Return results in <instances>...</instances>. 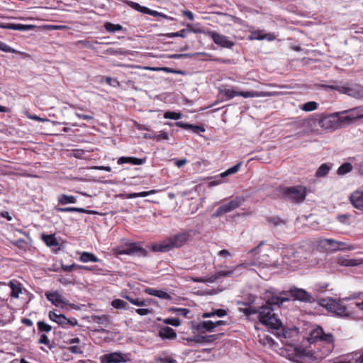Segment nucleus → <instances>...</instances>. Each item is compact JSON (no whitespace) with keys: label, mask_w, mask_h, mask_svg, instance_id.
I'll list each match as a JSON object with an SVG mask.
<instances>
[{"label":"nucleus","mask_w":363,"mask_h":363,"mask_svg":"<svg viewBox=\"0 0 363 363\" xmlns=\"http://www.w3.org/2000/svg\"><path fill=\"white\" fill-rule=\"evenodd\" d=\"M190 32H191L190 30L184 28L178 32L166 33V34H164V35L167 38H174V37L186 38V33H189Z\"/></svg>","instance_id":"nucleus-42"},{"label":"nucleus","mask_w":363,"mask_h":363,"mask_svg":"<svg viewBox=\"0 0 363 363\" xmlns=\"http://www.w3.org/2000/svg\"><path fill=\"white\" fill-rule=\"evenodd\" d=\"M339 116V113H334L330 115L324 116L321 117L318 121V125L325 129H337L340 128L338 125V121L337 116Z\"/></svg>","instance_id":"nucleus-13"},{"label":"nucleus","mask_w":363,"mask_h":363,"mask_svg":"<svg viewBox=\"0 0 363 363\" xmlns=\"http://www.w3.org/2000/svg\"><path fill=\"white\" fill-rule=\"evenodd\" d=\"M322 86L325 89L335 90L357 99L363 98V86L359 84H347L343 86L322 85Z\"/></svg>","instance_id":"nucleus-4"},{"label":"nucleus","mask_w":363,"mask_h":363,"mask_svg":"<svg viewBox=\"0 0 363 363\" xmlns=\"http://www.w3.org/2000/svg\"><path fill=\"white\" fill-rule=\"evenodd\" d=\"M245 202L242 196H237L229 202L220 206L211 215L212 218H218L225 213L230 212L240 206Z\"/></svg>","instance_id":"nucleus-9"},{"label":"nucleus","mask_w":363,"mask_h":363,"mask_svg":"<svg viewBox=\"0 0 363 363\" xmlns=\"http://www.w3.org/2000/svg\"><path fill=\"white\" fill-rule=\"evenodd\" d=\"M38 343L39 344H44L45 345L48 346V347L50 349L52 348V345H50V340L48 339V337L45 334H42L40 335V337L38 340Z\"/></svg>","instance_id":"nucleus-57"},{"label":"nucleus","mask_w":363,"mask_h":363,"mask_svg":"<svg viewBox=\"0 0 363 363\" xmlns=\"http://www.w3.org/2000/svg\"><path fill=\"white\" fill-rule=\"evenodd\" d=\"M169 311L171 312L176 313L177 315H182L184 317H187L188 314L190 313V312H191L190 310L188 308H175V307L170 308L169 309Z\"/></svg>","instance_id":"nucleus-46"},{"label":"nucleus","mask_w":363,"mask_h":363,"mask_svg":"<svg viewBox=\"0 0 363 363\" xmlns=\"http://www.w3.org/2000/svg\"><path fill=\"white\" fill-rule=\"evenodd\" d=\"M126 4L132 9L140 13H145L147 11V7L141 6L138 3L133 2L131 1H127Z\"/></svg>","instance_id":"nucleus-44"},{"label":"nucleus","mask_w":363,"mask_h":363,"mask_svg":"<svg viewBox=\"0 0 363 363\" xmlns=\"http://www.w3.org/2000/svg\"><path fill=\"white\" fill-rule=\"evenodd\" d=\"M146 162V157L144 158H137L135 157H121L118 160V164H131L133 165H141Z\"/></svg>","instance_id":"nucleus-23"},{"label":"nucleus","mask_w":363,"mask_h":363,"mask_svg":"<svg viewBox=\"0 0 363 363\" xmlns=\"http://www.w3.org/2000/svg\"><path fill=\"white\" fill-rule=\"evenodd\" d=\"M283 262L287 264L303 262L307 259L306 256L303 255V250L300 249L295 250L293 248L286 249L282 252Z\"/></svg>","instance_id":"nucleus-8"},{"label":"nucleus","mask_w":363,"mask_h":363,"mask_svg":"<svg viewBox=\"0 0 363 363\" xmlns=\"http://www.w3.org/2000/svg\"><path fill=\"white\" fill-rule=\"evenodd\" d=\"M266 220L270 225L274 227L286 225L288 223L287 219L281 218L278 216H267Z\"/></svg>","instance_id":"nucleus-28"},{"label":"nucleus","mask_w":363,"mask_h":363,"mask_svg":"<svg viewBox=\"0 0 363 363\" xmlns=\"http://www.w3.org/2000/svg\"><path fill=\"white\" fill-rule=\"evenodd\" d=\"M224 94L228 99H230L234 98L235 96H238V91L228 89H225Z\"/></svg>","instance_id":"nucleus-60"},{"label":"nucleus","mask_w":363,"mask_h":363,"mask_svg":"<svg viewBox=\"0 0 363 363\" xmlns=\"http://www.w3.org/2000/svg\"><path fill=\"white\" fill-rule=\"evenodd\" d=\"M145 14H149V15H151L155 17L160 16V17L164 18L165 19H167L169 21L174 20V18H172V17L168 16L167 15L162 13H160L157 11L151 10L149 8L147 9V11H146Z\"/></svg>","instance_id":"nucleus-45"},{"label":"nucleus","mask_w":363,"mask_h":363,"mask_svg":"<svg viewBox=\"0 0 363 363\" xmlns=\"http://www.w3.org/2000/svg\"><path fill=\"white\" fill-rule=\"evenodd\" d=\"M229 174H228V170L222 172L221 174H220L218 176H216L214 178V180H213L212 182H211L209 183V185L210 186H216V185H218L219 184L221 183V179L228 176Z\"/></svg>","instance_id":"nucleus-50"},{"label":"nucleus","mask_w":363,"mask_h":363,"mask_svg":"<svg viewBox=\"0 0 363 363\" xmlns=\"http://www.w3.org/2000/svg\"><path fill=\"white\" fill-rule=\"evenodd\" d=\"M240 269H237V266H236L233 269L219 271V272L215 273L214 274L210 276L206 279H203L202 278H199V279H196V281L200 282V283H205V282L213 283L221 277H231L234 274V273L236 271H239Z\"/></svg>","instance_id":"nucleus-15"},{"label":"nucleus","mask_w":363,"mask_h":363,"mask_svg":"<svg viewBox=\"0 0 363 363\" xmlns=\"http://www.w3.org/2000/svg\"><path fill=\"white\" fill-rule=\"evenodd\" d=\"M350 217V214L345 213V214L338 215L337 216V219L341 223L347 224Z\"/></svg>","instance_id":"nucleus-59"},{"label":"nucleus","mask_w":363,"mask_h":363,"mask_svg":"<svg viewBox=\"0 0 363 363\" xmlns=\"http://www.w3.org/2000/svg\"><path fill=\"white\" fill-rule=\"evenodd\" d=\"M105 82L111 86L116 87L119 86V82L117 79L111 78V77H107L105 79Z\"/></svg>","instance_id":"nucleus-62"},{"label":"nucleus","mask_w":363,"mask_h":363,"mask_svg":"<svg viewBox=\"0 0 363 363\" xmlns=\"http://www.w3.org/2000/svg\"><path fill=\"white\" fill-rule=\"evenodd\" d=\"M48 315L52 321H54L61 327L66 328L67 317L65 315L57 314L54 311H50Z\"/></svg>","instance_id":"nucleus-25"},{"label":"nucleus","mask_w":363,"mask_h":363,"mask_svg":"<svg viewBox=\"0 0 363 363\" xmlns=\"http://www.w3.org/2000/svg\"><path fill=\"white\" fill-rule=\"evenodd\" d=\"M36 26L34 25H24L21 23H0V28L28 31L33 30Z\"/></svg>","instance_id":"nucleus-17"},{"label":"nucleus","mask_w":363,"mask_h":363,"mask_svg":"<svg viewBox=\"0 0 363 363\" xmlns=\"http://www.w3.org/2000/svg\"><path fill=\"white\" fill-rule=\"evenodd\" d=\"M194 329L199 333H205L206 332H212L214 329L213 321L203 320L194 325Z\"/></svg>","instance_id":"nucleus-20"},{"label":"nucleus","mask_w":363,"mask_h":363,"mask_svg":"<svg viewBox=\"0 0 363 363\" xmlns=\"http://www.w3.org/2000/svg\"><path fill=\"white\" fill-rule=\"evenodd\" d=\"M338 113L339 116H337V119L338 125H340V128L342 125H349L358 119L363 118L362 106L355 107Z\"/></svg>","instance_id":"nucleus-5"},{"label":"nucleus","mask_w":363,"mask_h":363,"mask_svg":"<svg viewBox=\"0 0 363 363\" xmlns=\"http://www.w3.org/2000/svg\"><path fill=\"white\" fill-rule=\"evenodd\" d=\"M337 262L341 266L346 267H354L360 264V262L357 259H350L345 257H338L337 258Z\"/></svg>","instance_id":"nucleus-29"},{"label":"nucleus","mask_w":363,"mask_h":363,"mask_svg":"<svg viewBox=\"0 0 363 363\" xmlns=\"http://www.w3.org/2000/svg\"><path fill=\"white\" fill-rule=\"evenodd\" d=\"M275 191L278 198L296 203H302L307 194L306 188L301 185L292 186H279Z\"/></svg>","instance_id":"nucleus-2"},{"label":"nucleus","mask_w":363,"mask_h":363,"mask_svg":"<svg viewBox=\"0 0 363 363\" xmlns=\"http://www.w3.org/2000/svg\"><path fill=\"white\" fill-rule=\"evenodd\" d=\"M105 29L111 33H115L116 31L121 30L123 26L120 24H114L110 22H107L104 24Z\"/></svg>","instance_id":"nucleus-43"},{"label":"nucleus","mask_w":363,"mask_h":363,"mask_svg":"<svg viewBox=\"0 0 363 363\" xmlns=\"http://www.w3.org/2000/svg\"><path fill=\"white\" fill-rule=\"evenodd\" d=\"M267 94L263 91H238V96H242L244 98H252V97H260L265 96Z\"/></svg>","instance_id":"nucleus-33"},{"label":"nucleus","mask_w":363,"mask_h":363,"mask_svg":"<svg viewBox=\"0 0 363 363\" xmlns=\"http://www.w3.org/2000/svg\"><path fill=\"white\" fill-rule=\"evenodd\" d=\"M82 262H98L100 259L94 254L88 252H83L79 258Z\"/></svg>","instance_id":"nucleus-35"},{"label":"nucleus","mask_w":363,"mask_h":363,"mask_svg":"<svg viewBox=\"0 0 363 363\" xmlns=\"http://www.w3.org/2000/svg\"><path fill=\"white\" fill-rule=\"evenodd\" d=\"M310 343L315 342L317 341L324 342L331 346L333 348L334 337L332 333H325L323 329L320 326H317L313 329L309 333V337L308 338Z\"/></svg>","instance_id":"nucleus-7"},{"label":"nucleus","mask_w":363,"mask_h":363,"mask_svg":"<svg viewBox=\"0 0 363 363\" xmlns=\"http://www.w3.org/2000/svg\"><path fill=\"white\" fill-rule=\"evenodd\" d=\"M37 325L40 332L49 333L52 330L51 325L42 320L38 321Z\"/></svg>","instance_id":"nucleus-47"},{"label":"nucleus","mask_w":363,"mask_h":363,"mask_svg":"<svg viewBox=\"0 0 363 363\" xmlns=\"http://www.w3.org/2000/svg\"><path fill=\"white\" fill-rule=\"evenodd\" d=\"M289 294L294 301H299L304 303H315V298L305 289L292 286L289 289Z\"/></svg>","instance_id":"nucleus-10"},{"label":"nucleus","mask_w":363,"mask_h":363,"mask_svg":"<svg viewBox=\"0 0 363 363\" xmlns=\"http://www.w3.org/2000/svg\"><path fill=\"white\" fill-rule=\"evenodd\" d=\"M11 243L19 249L24 250L27 247V242L23 239L19 238L11 241Z\"/></svg>","instance_id":"nucleus-53"},{"label":"nucleus","mask_w":363,"mask_h":363,"mask_svg":"<svg viewBox=\"0 0 363 363\" xmlns=\"http://www.w3.org/2000/svg\"><path fill=\"white\" fill-rule=\"evenodd\" d=\"M264 242L261 241L258 245L252 249L247 253L248 262H245L237 266V269L247 268L250 266H259L262 264L260 256L259 254V249L264 245Z\"/></svg>","instance_id":"nucleus-12"},{"label":"nucleus","mask_w":363,"mask_h":363,"mask_svg":"<svg viewBox=\"0 0 363 363\" xmlns=\"http://www.w3.org/2000/svg\"><path fill=\"white\" fill-rule=\"evenodd\" d=\"M161 70L164 71L166 73H174V74H184V71L177 70V69H174L173 68L167 67H162Z\"/></svg>","instance_id":"nucleus-58"},{"label":"nucleus","mask_w":363,"mask_h":363,"mask_svg":"<svg viewBox=\"0 0 363 363\" xmlns=\"http://www.w3.org/2000/svg\"><path fill=\"white\" fill-rule=\"evenodd\" d=\"M129 359L121 352H111L101 357V363H121L126 362Z\"/></svg>","instance_id":"nucleus-16"},{"label":"nucleus","mask_w":363,"mask_h":363,"mask_svg":"<svg viewBox=\"0 0 363 363\" xmlns=\"http://www.w3.org/2000/svg\"><path fill=\"white\" fill-rule=\"evenodd\" d=\"M350 200L352 206L359 210L363 211V192L360 191H356L353 192L350 196Z\"/></svg>","instance_id":"nucleus-19"},{"label":"nucleus","mask_w":363,"mask_h":363,"mask_svg":"<svg viewBox=\"0 0 363 363\" xmlns=\"http://www.w3.org/2000/svg\"><path fill=\"white\" fill-rule=\"evenodd\" d=\"M42 240L45 242L48 247H57L59 246V242L55 237V235H42Z\"/></svg>","instance_id":"nucleus-32"},{"label":"nucleus","mask_w":363,"mask_h":363,"mask_svg":"<svg viewBox=\"0 0 363 363\" xmlns=\"http://www.w3.org/2000/svg\"><path fill=\"white\" fill-rule=\"evenodd\" d=\"M117 255H136L138 257H146L148 255L147 250L141 247L137 242H125L124 245L115 250Z\"/></svg>","instance_id":"nucleus-6"},{"label":"nucleus","mask_w":363,"mask_h":363,"mask_svg":"<svg viewBox=\"0 0 363 363\" xmlns=\"http://www.w3.org/2000/svg\"><path fill=\"white\" fill-rule=\"evenodd\" d=\"M56 211L57 212H79L86 214H96L97 212L92 210H86L83 208H77V207H57Z\"/></svg>","instance_id":"nucleus-24"},{"label":"nucleus","mask_w":363,"mask_h":363,"mask_svg":"<svg viewBox=\"0 0 363 363\" xmlns=\"http://www.w3.org/2000/svg\"><path fill=\"white\" fill-rule=\"evenodd\" d=\"M9 286L11 289V296L13 298H18L19 294L21 293V284L16 280L10 281Z\"/></svg>","instance_id":"nucleus-34"},{"label":"nucleus","mask_w":363,"mask_h":363,"mask_svg":"<svg viewBox=\"0 0 363 363\" xmlns=\"http://www.w3.org/2000/svg\"><path fill=\"white\" fill-rule=\"evenodd\" d=\"M257 311L258 320L262 324L275 330L283 327L281 321L277 318L274 313V309L272 306H267L262 303L257 306Z\"/></svg>","instance_id":"nucleus-3"},{"label":"nucleus","mask_w":363,"mask_h":363,"mask_svg":"<svg viewBox=\"0 0 363 363\" xmlns=\"http://www.w3.org/2000/svg\"><path fill=\"white\" fill-rule=\"evenodd\" d=\"M204 53L201 52H195V53H186V54H173L170 55L169 57L170 59H181V58H188L194 55H203Z\"/></svg>","instance_id":"nucleus-48"},{"label":"nucleus","mask_w":363,"mask_h":363,"mask_svg":"<svg viewBox=\"0 0 363 363\" xmlns=\"http://www.w3.org/2000/svg\"><path fill=\"white\" fill-rule=\"evenodd\" d=\"M353 249H354V247L352 245H348L346 242L337 241V250H352Z\"/></svg>","instance_id":"nucleus-56"},{"label":"nucleus","mask_w":363,"mask_h":363,"mask_svg":"<svg viewBox=\"0 0 363 363\" xmlns=\"http://www.w3.org/2000/svg\"><path fill=\"white\" fill-rule=\"evenodd\" d=\"M318 104L315 101H308L301 106V109L308 112L316 110L318 108Z\"/></svg>","instance_id":"nucleus-41"},{"label":"nucleus","mask_w":363,"mask_h":363,"mask_svg":"<svg viewBox=\"0 0 363 363\" xmlns=\"http://www.w3.org/2000/svg\"><path fill=\"white\" fill-rule=\"evenodd\" d=\"M182 113L174 111H167L164 113V118L167 119L178 120L182 118Z\"/></svg>","instance_id":"nucleus-49"},{"label":"nucleus","mask_w":363,"mask_h":363,"mask_svg":"<svg viewBox=\"0 0 363 363\" xmlns=\"http://www.w3.org/2000/svg\"><path fill=\"white\" fill-rule=\"evenodd\" d=\"M157 297L162 298V299H164V300H171L172 299L171 295L162 290L158 291Z\"/></svg>","instance_id":"nucleus-64"},{"label":"nucleus","mask_w":363,"mask_h":363,"mask_svg":"<svg viewBox=\"0 0 363 363\" xmlns=\"http://www.w3.org/2000/svg\"><path fill=\"white\" fill-rule=\"evenodd\" d=\"M271 35L270 34H267L266 35L262 34L261 31H258V32H255L252 34V39H256V40H264V39H268L269 40H272V38L271 37H269Z\"/></svg>","instance_id":"nucleus-55"},{"label":"nucleus","mask_w":363,"mask_h":363,"mask_svg":"<svg viewBox=\"0 0 363 363\" xmlns=\"http://www.w3.org/2000/svg\"><path fill=\"white\" fill-rule=\"evenodd\" d=\"M209 35L216 45L222 48L231 49L235 45L234 42L229 39V37L215 31L210 32Z\"/></svg>","instance_id":"nucleus-14"},{"label":"nucleus","mask_w":363,"mask_h":363,"mask_svg":"<svg viewBox=\"0 0 363 363\" xmlns=\"http://www.w3.org/2000/svg\"><path fill=\"white\" fill-rule=\"evenodd\" d=\"M58 203L62 205H66L68 203H76V198L74 196H68L66 194H61L58 197Z\"/></svg>","instance_id":"nucleus-37"},{"label":"nucleus","mask_w":363,"mask_h":363,"mask_svg":"<svg viewBox=\"0 0 363 363\" xmlns=\"http://www.w3.org/2000/svg\"><path fill=\"white\" fill-rule=\"evenodd\" d=\"M205 337L203 335H194L192 338H188L187 340L189 342H195L198 343H203L204 342Z\"/></svg>","instance_id":"nucleus-63"},{"label":"nucleus","mask_w":363,"mask_h":363,"mask_svg":"<svg viewBox=\"0 0 363 363\" xmlns=\"http://www.w3.org/2000/svg\"><path fill=\"white\" fill-rule=\"evenodd\" d=\"M91 319L94 323L104 325V327H108L112 324V317L108 314L101 315H92Z\"/></svg>","instance_id":"nucleus-21"},{"label":"nucleus","mask_w":363,"mask_h":363,"mask_svg":"<svg viewBox=\"0 0 363 363\" xmlns=\"http://www.w3.org/2000/svg\"><path fill=\"white\" fill-rule=\"evenodd\" d=\"M315 301L318 305L325 308L328 311H329V307L331 306L330 303L333 301V298H315Z\"/></svg>","instance_id":"nucleus-40"},{"label":"nucleus","mask_w":363,"mask_h":363,"mask_svg":"<svg viewBox=\"0 0 363 363\" xmlns=\"http://www.w3.org/2000/svg\"><path fill=\"white\" fill-rule=\"evenodd\" d=\"M159 335L163 339L172 340L177 337L175 330L169 326L161 328L159 331Z\"/></svg>","instance_id":"nucleus-26"},{"label":"nucleus","mask_w":363,"mask_h":363,"mask_svg":"<svg viewBox=\"0 0 363 363\" xmlns=\"http://www.w3.org/2000/svg\"><path fill=\"white\" fill-rule=\"evenodd\" d=\"M337 241L333 239H323L320 241V245L328 250L336 251Z\"/></svg>","instance_id":"nucleus-30"},{"label":"nucleus","mask_w":363,"mask_h":363,"mask_svg":"<svg viewBox=\"0 0 363 363\" xmlns=\"http://www.w3.org/2000/svg\"><path fill=\"white\" fill-rule=\"evenodd\" d=\"M174 124L183 129L191 130L193 133L196 134H199L200 133H203L206 131V129L203 125L189 124L183 121L175 122Z\"/></svg>","instance_id":"nucleus-22"},{"label":"nucleus","mask_w":363,"mask_h":363,"mask_svg":"<svg viewBox=\"0 0 363 363\" xmlns=\"http://www.w3.org/2000/svg\"><path fill=\"white\" fill-rule=\"evenodd\" d=\"M296 127L298 128H303V131H300L298 133L306 134L311 131V120L309 119H303L300 120L296 123Z\"/></svg>","instance_id":"nucleus-31"},{"label":"nucleus","mask_w":363,"mask_h":363,"mask_svg":"<svg viewBox=\"0 0 363 363\" xmlns=\"http://www.w3.org/2000/svg\"><path fill=\"white\" fill-rule=\"evenodd\" d=\"M164 323L171 325L174 327H178L180 325V320L177 318H168L163 320Z\"/></svg>","instance_id":"nucleus-54"},{"label":"nucleus","mask_w":363,"mask_h":363,"mask_svg":"<svg viewBox=\"0 0 363 363\" xmlns=\"http://www.w3.org/2000/svg\"><path fill=\"white\" fill-rule=\"evenodd\" d=\"M242 312L246 315L250 316L251 315L257 313V306H249L245 308H242Z\"/></svg>","instance_id":"nucleus-52"},{"label":"nucleus","mask_w":363,"mask_h":363,"mask_svg":"<svg viewBox=\"0 0 363 363\" xmlns=\"http://www.w3.org/2000/svg\"><path fill=\"white\" fill-rule=\"evenodd\" d=\"M45 296L49 301L55 306H58L60 303H65L62 296L56 291H47L45 293Z\"/></svg>","instance_id":"nucleus-27"},{"label":"nucleus","mask_w":363,"mask_h":363,"mask_svg":"<svg viewBox=\"0 0 363 363\" xmlns=\"http://www.w3.org/2000/svg\"><path fill=\"white\" fill-rule=\"evenodd\" d=\"M331 169V164H322L319 168L317 169L316 172H315V176L317 177H325L329 171Z\"/></svg>","instance_id":"nucleus-36"},{"label":"nucleus","mask_w":363,"mask_h":363,"mask_svg":"<svg viewBox=\"0 0 363 363\" xmlns=\"http://www.w3.org/2000/svg\"><path fill=\"white\" fill-rule=\"evenodd\" d=\"M0 50L5 52H11V53H20V52L16 50L15 49L12 48L7 44L4 43V42L0 40Z\"/></svg>","instance_id":"nucleus-51"},{"label":"nucleus","mask_w":363,"mask_h":363,"mask_svg":"<svg viewBox=\"0 0 363 363\" xmlns=\"http://www.w3.org/2000/svg\"><path fill=\"white\" fill-rule=\"evenodd\" d=\"M264 303L263 304L267 306H272L275 310V308H280L284 302H288L291 298H282L277 295L276 291L267 290L265 292L264 298Z\"/></svg>","instance_id":"nucleus-11"},{"label":"nucleus","mask_w":363,"mask_h":363,"mask_svg":"<svg viewBox=\"0 0 363 363\" xmlns=\"http://www.w3.org/2000/svg\"><path fill=\"white\" fill-rule=\"evenodd\" d=\"M329 307V311L331 313H334L340 316H349L350 313L347 311V307L342 305L340 301H337L336 300H333V301L330 303Z\"/></svg>","instance_id":"nucleus-18"},{"label":"nucleus","mask_w":363,"mask_h":363,"mask_svg":"<svg viewBox=\"0 0 363 363\" xmlns=\"http://www.w3.org/2000/svg\"><path fill=\"white\" fill-rule=\"evenodd\" d=\"M192 230H183L177 234L172 235L161 242L152 245L151 250L153 252H169L173 248H179L187 243L191 238Z\"/></svg>","instance_id":"nucleus-1"},{"label":"nucleus","mask_w":363,"mask_h":363,"mask_svg":"<svg viewBox=\"0 0 363 363\" xmlns=\"http://www.w3.org/2000/svg\"><path fill=\"white\" fill-rule=\"evenodd\" d=\"M123 298H125L130 303H131L132 304H134L135 306L143 305L144 304L143 302H139V298H133V297H132L130 296H128V295L123 296Z\"/></svg>","instance_id":"nucleus-61"},{"label":"nucleus","mask_w":363,"mask_h":363,"mask_svg":"<svg viewBox=\"0 0 363 363\" xmlns=\"http://www.w3.org/2000/svg\"><path fill=\"white\" fill-rule=\"evenodd\" d=\"M111 306L116 309L127 310L129 308L128 303L121 299H114L111 302Z\"/></svg>","instance_id":"nucleus-39"},{"label":"nucleus","mask_w":363,"mask_h":363,"mask_svg":"<svg viewBox=\"0 0 363 363\" xmlns=\"http://www.w3.org/2000/svg\"><path fill=\"white\" fill-rule=\"evenodd\" d=\"M352 169V165L349 162H345L339 167L337 173L338 175H345L350 172Z\"/></svg>","instance_id":"nucleus-38"}]
</instances>
